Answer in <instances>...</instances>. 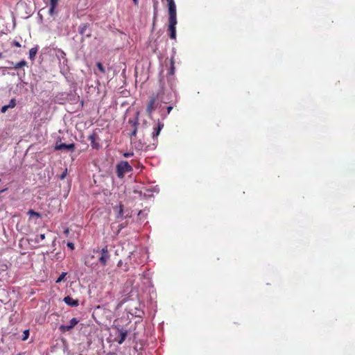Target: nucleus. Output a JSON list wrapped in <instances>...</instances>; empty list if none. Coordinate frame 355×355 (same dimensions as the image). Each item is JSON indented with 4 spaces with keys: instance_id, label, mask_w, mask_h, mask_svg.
Masks as SVG:
<instances>
[{
    "instance_id": "obj_6",
    "label": "nucleus",
    "mask_w": 355,
    "mask_h": 355,
    "mask_svg": "<svg viewBox=\"0 0 355 355\" xmlns=\"http://www.w3.org/2000/svg\"><path fill=\"white\" fill-rule=\"evenodd\" d=\"M75 148V145L74 144H57L55 146V149L56 150H73Z\"/></svg>"
},
{
    "instance_id": "obj_1",
    "label": "nucleus",
    "mask_w": 355,
    "mask_h": 355,
    "mask_svg": "<svg viewBox=\"0 0 355 355\" xmlns=\"http://www.w3.org/2000/svg\"><path fill=\"white\" fill-rule=\"evenodd\" d=\"M132 171V167L127 161H121L116 165L117 176L120 178H123L125 174Z\"/></svg>"
},
{
    "instance_id": "obj_3",
    "label": "nucleus",
    "mask_w": 355,
    "mask_h": 355,
    "mask_svg": "<svg viewBox=\"0 0 355 355\" xmlns=\"http://www.w3.org/2000/svg\"><path fill=\"white\" fill-rule=\"evenodd\" d=\"M101 256L99 257L98 261L103 266H106L107 260L110 259V254L107 250V247L105 246L101 250Z\"/></svg>"
},
{
    "instance_id": "obj_16",
    "label": "nucleus",
    "mask_w": 355,
    "mask_h": 355,
    "mask_svg": "<svg viewBox=\"0 0 355 355\" xmlns=\"http://www.w3.org/2000/svg\"><path fill=\"white\" fill-rule=\"evenodd\" d=\"M163 127H164V124L159 123L157 128H154V132H153V139L158 137V135H159V132H160L161 130L163 128Z\"/></svg>"
},
{
    "instance_id": "obj_14",
    "label": "nucleus",
    "mask_w": 355,
    "mask_h": 355,
    "mask_svg": "<svg viewBox=\"0 0 355 355\" xmlns=\"http://www.w3.org/2000/svg\"><path fill=\"white\" fill-rule=\"evenodd\" d=\"M50 1V8H49V14L52 16L54 14V10L58 6V0H49Z\"/></svg>"
},
{
    "instance_id": "obj_15",
    "label": "nucleus",
    "mask_w": 355,
    "mask_h": 355,
    "mask_svg": "<svg viewBox=\"0 0 355 355\" xmlns=\"http://www.w3.org/2000/svg\"><path fill=\"white\" fill-rule=\"evenodd\" d=\"M176 15H169V19H168L169 25H168V26L175 27L177 22H178Z\"/></svg>"
},
{
    "instance_id": "obj_23",
    "label": "nucleus",
    "mask_w": 355,
    "mask_h": 355,
    "mask_svg": "<svg viewBox=\"0 0 355 355\" xmlns=\"http://www.w3.org/2000/svg\"><path fill=\"white\" fill-rule=\"evenodd\" d=\"M67 275V272H62L60 275L59 276V277L56 280V283H60L64 279V277H66Z\"/></svg>"
},
{
    "instance_id": "obj_18",
    "label": "nucleus",
    "mask_w": 355,
    "mask_h": 355,
    "mask_svg": "<svg viewBox=\"0 0 355 355\" xmlns=\"http://www.w3.org/2000/svg\"><path fill=\"white\" fill-rule=\"evenodd\" d=\"M38 51V47L37 46H35V47H33L30 49L29 51V58L31 60H34L35 59V55L37 53Z\"/></svg>"
},
{
    "instance_id": "obj_30",
    "label": "nucleus",
    "mask_w": 355,
    "mask_h": 355,
    "mask_svg": "<svg viewBox=\"0 0 355 355\" xmlns=\"http://www.w3.org/2000/svg\"><path fill=\"white\" fill-rule=\"evenodd\" d=\"M67 247L69 248L71 250H73L74 249V245L73 243H71V242H68L67 244Z\"/></svg>"
},
{
    "instance_id": "obj_19",
    "label": "nucleus",
    "mask_w": 355,
    "mask_h": 355,
    "mask_svg": "<svg viewBox=\"0 0 355 355\" xmlns=\"http://www.w3.org/2000/svg\"><path fill=\"white\" fill-rule=\"evenodd\" d=\"M168 31L170 33V35H169L170 38L172 40L176 39V28L172 27V26H168Z\"/></svg>"
},
{
    "instance_id": "obj_5",
    "label": "nucleus",
    "mask_w": 355,
    "mask_h": 355,
    "mask_svg": "<svg viewBox=\"0 0 355 355\" xmlns=\"http://www.w3.org/2000/svg\"><path fill=\"white\" fill-rule=\"evenodd\" d=\"M57 57L59 60L60 68H62V66L64 67L67 65V59L66 58V54L63 51L58 50V53H57Z\"/></svg>"
},
{
    "instance_id": "obj_38",
    "label": "nucleus",
    "mask_w": 355,
    "mask_h": 355,
    "mask_svg": "<svg viewBox=\"0 0 355 355\" xmlns=\"http://www.w3.org/2000/svg\"><path fill=\"white\" fill-rule=\"evenodd\" d=\"M68 232H69V230H66L64 231V233H66V234H67Z\"/></svg>"
},
{
    "instance_id": "obj_36",
    "label": "nucleus",
    "mask_w": 355,
    "mask_h": 355,
    "mask_svg": "<svg viewBox=\"0 0 355 355\" xmlns=\"http://www.w3.org/2000/svg\"><path fill=\"white\" fill-rule=\"evenodd\" d=\"M132 1H133L134 4H135V6H137V5H138L139 0H132Z\"/></svg>"
},
{
    "instance_id": "obj_29",
    "label": "nucleus",
    "mask_w": 355,
    "mask_h": 355,
    "mask_svg": "<svg viewBox=\"0 0 355 355\" xmlns=\"http://www.w3.org/2000/svg\"><path fill=\"white\" fill-rule=\"evenodd\" d=\"M131 214L129 210L124 211V218L130 217Z\"/></svg>"
},
{
    "instance_id": "obj_12",
    "label": "nucleus",
    "mask_w": 355,
    "mask_h": 355,
    "mask_svg": "<svg viewBox=\"0 0 355 355\" xmlns=\"http://www.w3.org/2000/svg\"><path fill=\"white\" fill-rule=\"evenodd\" d=\"M119 340L117 341L119 344H122L128 335V331L126 330L123 331L121 329H119Z\"/></svg>"
},
{
    "instance_id": "obj_17",
    "label": "nucleus",
    "mask_w": 355,
    "mask_h": 355,
    "mask_svg": "<svg viewBox=\"0 0 355 355\" xmlns=\"http://www.w3.org/2000/svg\"><path fill=\"white\" fill-rule=\"evenodd\" d=\"M96 135L93 134V135H91L89 137V139L91 141V145L93 148H98L99 145L98 144L96 143Z\"/></svg>"
},
{
    "instance_id": "obj_2",
    "label": "nucleus",
    "mask_w": 355,
    "mask_h": 355,
    "mask_svg": "<svg viewBox=\"0 0 355 355\" xmlns=\"http://www.w3.org/2000/svg\"><path fill=\"white\" fill-rule=\"evenodd\" d=\"M79 322V320L76 318H72L68 324L67 325H64V324H62L59 327V330L62 332V333H64L66 331H71L78 323Z\"/></svg>"
},
{
    "instance_id": "obj_10",
    "label": "nucleus",
    "mask_w": 355,
    "mask_h": 355,
    "mask_svg": "<svg viewBox=\"0 0 355 355\" xmlns=\"http://www.w3.org/2000/svg\"><path fill=\"white\" fill-rule=\"evenodd\" d=\"M8 63L10 64V66L8 67V68H14L15 69H19V68L24 67L27 64V63L25 60H21L16 64H15L12 62H8Z\"/></svg>"
},
{
    "instance_id": "obj_21",
    "label": "nucleus",
    "mask_w": 355,
    "mask_h": 355,
    "mask_svg": "<svg viewBox=\"0 0 355 355\" xmlns=\"http://www.w3.org/2000/svg\"><path fill=\"white\" fill-rule=\"evenodd\" d=\"M28 214L30 216H36L37 218H40L41 217V214L38 212H36L33 209H30L28 211Z\"/></svg>"
},
{
    "instance_id": "obj_11",
    "label": "nucleus",
    "mask_w": 355,
    "mask_h": 355,
    "mask_svg": "<svg viewBox=\"0 0 355 355\" xmlns=\"http://www.w3.org/2000/svg\"><path fill=\"white\" fill-rule=\"evenodd\" d=\"M156 102V98L152 97L148 104L146 111L147 112L150 114L153 110L155 109V104Z\"/></svg>"
},
{
    "instance_id": "obj_41",
    "label": "nucleus",
    "mask_w": 355,
    "mask_h": 355,
    "mask_svg": "<svg viewBox=\"0 0 355 355\" xmlns=\"http://www.w3.org/2000/svg\"><path fill=\"white\" fill-rule=\"evenodd\" d=\"M19 355H20V354H19Z\"/></svg>"
},
{
    "instance_id": "obj_25",
    "label": "nucleus",
    "mask_w": 355,
    "mask_h": 355,
    "mask_svg": "<svg viewBox=\"0 0 355 355\" xmlns=\"http://www.w3.org/2000/svg\"><path fill=\"white\" fill-rule=\"evenodd\" d=\"M9 108H13L16 105V101L15 98H12L9 103L7 105Z\"/></svg>"
},
{
    "instance_id": "obj_8",
    "label": "nucleus",
    "mask_w": 355,
    "mask_h": 355,
    "mask_svg": "<svg viewBox=\"0 0 355 355\" xmlns=\"http://www.w3.org/2000/svg\"><path fill=\"white\" fill-rule=\"evenodd\" d=\"M128 122H129V123H130L132 125V126L134 128L132 132H131V137H135L136 135H137V126L139 125L138 119H137V118L135 119H130Z\"/></svg>"
},
{
    "instance_id": "obj_34",
    "label": "nucleus",
    "mask_w": 355,
    "mask_h": 355,
    "mask_svg": "<svg viewBox=\"0 0 355 355\" xmlns=\"http://www.w3.org/2000/svg\"><path fill=\"white\" fill-rule=\"evenodd\" d=\"M66 174H67V171L65 172H64L61 175H60V179L61 180H63L65 176H66Z\"/></svg>"
},
{
    "instance_id": "obj_20",
    "label": "nucleus",
    "mask_w": 355,
    "mask_h": 355,
    "mask_svg": "<svg viewBox=\"0 0 355 355\" xmlns=\"http://www.w3.org/2000/svg\"><path fill=\"white\" fill-rule=\"evenodd\" d=\"M117 218H124V210H123V206L122 205H120V206L119 207V210H118V214H117Z\"/></svg>"
},
{
    "instance_id": "obj_13",
    "label": "nucleus",
    "mask_w": 355,
    "mask_h": 355,
    "mask_svg": "<svg viewBox=\"0 0 355 355\" xmlns=\"http://www.w3.org/2000/svg\"><path fill=\"white\" fill-rule=\"evenodd\" d=\"M67 100L71 103H76L79 101V96L74 93H70L67 95Z\"/></svg>"
},
{
    "instance_id": "obj_26",
    "label": "nucleus",
    "mask_w": 355,
    "mask_h": 355,
    "mask_svg": "<svg viewBox=\"0 0 355 355\" xmlns=\"http://www.w3.org/2000/svg\"><path fill=\"white\" fill-rule=\"evenodd\" d=\"M44 239H45V234H41L37 236V237L35 239V241L37 243H40V241H43Z\"/></svg>"
},
{
    "instance_id": "obj_40",
    "label": "nucleus",
    "mask_w": 355,
    "mask_h": 355,
    "mask_svg": "<svg viewBox=\"0 0 355 355\" xmlns=\"http://www.w3.org/2000/svg\"><path fill=\"white\" fill-rule=\"evenodd\" d=\"M83 102L81 101V106L83 107Z\"/></svg>"
},
{
    "instance_id": "obj_9",
    "label": "nucleus",
    "mask_w": 355,
    "mask_h": 355,
    "mask_svg": "<svg viewBox=\"0 0 355 355\" xmlns=\"http://www.w3.org/2000/svg\"><path fill=\"white\" fill-rule=\"evenodd\" d=\"M168 6V15H177L176 6L174 0L167 1Z\"/></svg>"
},
{
    "instance_id": "obj_24",
    "label": "nucleus",
    "mask_w": 355,
    "mask_h": 355,
    "mask_svg": "<svg viewBox=\"0 0 355 355\" xmlns=\"http://www.w3.org/2000/svg\"><path fill=\"white\" fill-rule=\"evenodd\" d=\"M157 1H155L153 4V10H154V20L155 19L157 15Z\"/></svg>"
},
{
    "instance_id": "obj_32",
    "label": "nucleus",
    "mask_w": 355,
    "mask_h": 355,
    "mask_svg": "<svg viewBox=\"0 0 355 355\" xmlns=\"http://www.w3.org/2000/svg\"><path fill=\"white\" fill-rule=\"evenodd\" d=\"M173 71H174V63L173 62H171V71H170V73L171 74H173Z\"/></svg>"
},
{
    "instance_id": "obj_39",
    "label": "nucleus",
    "mask_w": 355,
    "mask_h": 355,
    "mask_svg": "<svg viewBox=\"0 0 355 355\" xmlns=\"http://www.w3.org/2000/svg\"><path fill=\"white\" fill-rule=\"evenodd\" d=\"M5 190H6V189H3V190L0 191V193H1V192L4 191Z\"/></svg>"
},
{
    "instance_id": "obj_27",
    "label": "nucleus",
    "mask_w": 355,
    "mask_h": 355,
    "mask_svg": "<svg viewBox=\"0 0 355 355\" xmlns=\"http://www.w3.org/2000/svg\"><path fill=\"white\" fill-rule=\"evenodd\" d=\"M96 67H98V69H99V71L101 73H105V68L103 67V64L101 62H97Z\"/></svg>"
},
{
    "instance_id": "obj_37",
    "label": "nucleus",
    "mask_w": 355,
    "mask_h": 355,
    "mask_svg": "<svg viewBox=\"0 0 355 355\" xmlns=\"http://www.w3.org/2000/svg\"><path fill=\"white\" fill-rule=\"evenodd\" d=\"M3 58V55L2 53L0 52V59Z\"/></svg>"
},
{
    "instance_id": "obj_31",
    "label": "nucleus",
    "mask_w": 355,
    "mask_h": 355,
    "mask_svg": "<svg viewBox=\"0 0 355 355\" xmlns=\"http://www.w3.org/2000/svg\"><path fill=\"white\" fill-rule=\"evenodd\" d=\"M12 44L14 46H17V47H20L21 46V44H19V42H17V41H15V40L12 42Z\"/></svg>"
},
{
    "instance_id": "obj_33",
    "label": "nucleus",
    "mask_w": 355,
    "mask_h": 355,
    "mask_svg": "<svg viewBox=\"0 0 355 355\" xmlns=\"http://www.w3.org/2000/svg\"><path fill=\"white\" fill-rule=\"evenodd\" d=\"M132 155H133L132 153H127L124 154V157H131Z\"/></svg>"
},
{
    "instance_id": "obj_7",
    "label": "nucleus",
    "mask_w": 355,
    "mask_h": 355,
    "mask_svg": "<svg viewBox=\"0 0 355 355\" xmlns=\"http://www.w3.org/2000/svg\"><path fill=\"white\" fill-rule=\"evenodd\" d=\"M63 301L71 307H76L78 306L79 302L78 300H74L70 296H67L64 298Z\"/></svg>"
},
{
    "instance_id": "obj_4",
    "label": "nucleus",
    "mask_w": 355,
    "mask_h": 355,
    "mask_svg": "<svg viewBox=\"0 0 355 355\" xmlns=\"http://www.w3.org/2000/svg\"><path fill=\"white\" fill-rule=\"evenodd\" d=\"M89 24L88 23L81 24L78 28L79 33L86 37H91V31L89 30Z\"/></svg>"
},
{
    "instance_id": "obj_35",
    "label": "nucleus",
    "mask_w": 355,
    "mask_h": 355,
    "mask_svg": "<svg viewBox=\"0 0 355 355\" xmlns=\"http://www.w3.org/2000/svg\"><path fill=\"white\" fill-rule=\"evenodd\" d=\"M173 109V107L172 106H168L167 107V113L169 114L171 111V110Z\"/></svg>"
},
{
    "instance_id": "obj_28",
    "label": "nucleus",
    "mask_w": 355,
    "mask_h": 355,
    "mask_svg": "<svg viewBox=\"0 0 355 355\" xmlns=\"http://www.w3.org/2000/svg\"><path fill=\"white\" fill-rule=\"evenodd\" d=\"M9 109V107H8L7 105H3L2 107H1V112L2 113H5Z\"/></svg>"
},
{
    "instance_id": "obj_22",
    "label": "nucleus",
    "mask_w": 355,
    "mask_h": 355,
    "mask_svg": "<svg viewBox=\"0 0 355 355\" xmlns=\"http://www.w3.org/2000/svg\"><path fill=\"white\" fill-rule=\"evenodd\" d=\"M28 336H29V330L28 329H26V330H24L23 331V335H22L21 340H26L28 338Z\"/></svg>"
}]
</instances>
